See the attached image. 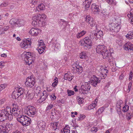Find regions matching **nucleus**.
<instances>
[{
	"label": "nucleus",
	"instance_id": "nucleus-1",
	"mask_svg": "<svg viewBox=\"0 0 133 133\" xmlns=\"http://www.w3.org/2000/svg\"><path fill=\"white\" fill-rule=\"evenodd\" d=\"M13 118L11 109L9 107H7L5 109L0 111V121L2 122L7 119L10 121Z\"/></svg>",
	"mask_w": 133,
	"mask_h": 133
},
{
	"label": "nucleus",
	"instance_id": "nucleus-2",
	"mask_svg": "<svg viewBox=\"0 0 133 133\" xmlns=\"http://www.w3.org/2000/svg\"><path fill=\"white\" fill-rule=\"evenodd\" d=\"M80 45L83 46L84 49H89L92 46V40L91 36L87 37L80 41Z\"/></svg>",
	"mask_w": 133,
	"mask_h": 133
},
{
	"label": "nucleus",
	"instance_id": "nucleus-3",
	"mask_svg": "<svg viewBox=\"0 0 133 133\" xmlns=\"http://www.w3.org/2000/svg\"><path fill=\"white\" fill-rule=\"evenodd\" d=\"M22 112L23 114H26L30 117H34L36 114V109L34 107L29 105L25 107L23 110Z\"/></svg>",
	"mask_w": 133,
	"mask_h": 133
},
{
	"label": "nucleus",
	"instance_id": "nucleus-4",
	"mask_svg": "<svg viewBox=\"0 0 133 133\" xmlns=\"http://www.w3.org/2000/svg\"><path fill=\"white\" fill-rule=\"evenodd\" d=\"M17 119L23 126L29 125L31 122V119L25 115H22L20 117L17 118Z\"/></svg>",
	"mask_w": 133,
	"mask_h": 133
},
{
	"label": "nucleus",
	"instance_id": "nucleus-5",
	"mask_svg": "<svg viewBox=\"0 0 133 133\" xmlns=\"http://www.w3.org/2000/svg\"><path fill=\"white\" fill-rule=\"evenodd\" d=\"M24 90L21 88L17 87L15 88L13 92L12 97L15 99H17L19 97L23 94Z\"/></svg>",
	"mask_w": 133,
	"mask_h": 133
},
{
	"label": "nucleus",
	"instance_id": "nucleus-6",
	"mask_svg": "<svg viewBox=\"0 0 133 133\" xmlns=\"http://www.w3.org/2000/svg\"><path fill=\"white\" fill-rule=\"evenodd\" d=\"M41 15L37 16H34L32 17L33 21L32 22V24L34 26H41L42 25L41 17Z\"/></svg>",
	"mask_w": 133,
	"mask_h": 133
},
{
	"label": "nucleus",
	"instance_id": "nucleus-7",
	"mask_svg": "<svg viewBox=\"0 0 133 133\" xmlns=\"http://www.w3.org/2000/svg\"><path fill=\"white\" fill-rule=\"evenodd\" d=\"M26 80L25 84L27 86L32 87L34 86L35 83V79L33 75L29 76L26 78Z\"/></svg>",
	"mask_w": 133,
	"mask_h": 133
},
{
	"label": "nucleus",
	"instance_id": "nucleus-8",
	"mask_svg": "<svg viewBox=\"0 0 133 133\" xmlns=\"http://www.w3.org/2000/svg\"><path fill=\"white\" fill-rule=\"evenodd\" d=\"M12 125V124L9 123H7L4 125H0V133H8Z\"/></svg>",
	"mask_w": 133,
	"mask_h": 133
},
{
	"label": "nucleus",
	"instance_id": "nucleus-9",
	"mask_svg": "<svg viewBox=\"0 0 133 133\" xmlns=\"http://www.w3.org/2000/svg\"><path fill=\"white\" fill-rule=\"evenodd\" d=\"M31 43L30 39H25L20 43V46L22 48L25 49L30 47Z\"/></svg>",
	"mask_w": 133,
	"mask_h": 133
},
{
	"label": "nucleus",
	"instance_id": "nucleus-10",
	"mask_svg": "<svg viewBox=\"0 0 133 133\" xmlns=\"http://www.w3.org/2000/svg\"><path fill=\"white\" fill-rule=\"evenodd\" d=\"M99 79V78H98L95 76L93 75L91 77L90 81L88 82H89V84H91L93 87H96L98 83L100 82L101 80Z\"/></svg>",
	"mask_w": 133,
	"mask_h": 133
},
{
	"label": "nucleus",
	"instance_id": "nucleus-11",
	"mask_svg": "<svg viewBox=\"0 0 133 133\" xmlns=\"http://www.w3.org/2000/svg\"><path fill=\"white\" fill-rule=\"evenodd\" d=\"M109 26L110 30L112 32H118L120 29L119 24L117 23H112L109 25Z\"/></svg>",
	"mask_w": 133,
	"mask_h": 133
},
{
	"label": "nucleus",
	"instance_id": "nucleus-12",
	"mask_svg": "<svg viewBox=\"0 0 133 133\" xmlns=\"http://www.w3.org/2000/svg\"><path fill=\"white\" fill-rule=\"evenodd\" d=\"M102 52L101 54L102 55L103 58L108 59V60L109 62H111L112 59H111V57L110 56V51L108 50L107 48Z\"/></svg>",
	"mask_w": 133,
	"mask_h": 133
},
{
	"label": "nucleus",
	"instance_id": "nucleus-13",
	"mask_svg": "<svg viewBox=\"0 0 133 133\" xmlns=\"http://www.w3.org/2000/svg\"><path fill=\"white\" fill-rule=\"evenodd\" d=\"M91 87L89 85L88 83L87 85H83L81 86L79 89V91L80 93L81 94H83L84 95L86 94V93L85 91H89Z\"/></svg>",
	"mask_w": 133,
	"mask_h": 133
},
{
	"label": "nucleus",
	"instance_id": "nucleus-14",
	"mask_svg": "<svg viewBox=\"0 0 133 133\" xmlns=\"http://www.w3.org/2000/svg\"><path fill=\"white\" fill-rule=\"evenodd\" d=\"M22 111H21V109L17 108H14L11 110V112L13 115L16 117H18L21 116V114H23Z\"/></svg>",
	"mask_w": 133,
	"mask_h": 133
},
{
	"label": "nucleus",
	"instance_id": "nucleus-15",
	"mask_svg": "<svg viewBox=\"0 0 133 133\" xmlns=\"http://www.w3.org/2000/svg\"><path fill=\"white\" fill-rule=\"evenodd\" d=\"M124 49L129 51H133V45L130 42H128L125 44L123 46Z\"/></svg>",
	"mask_w": 133,
	"mask_h": 133
},
{
	"label": "nucleus",
	"instance_id": "nucleus-16",
	"mask_svg": "<svg viewBox=\"0 0 133 133\" xmlns=\"http://www.w3.org/2000/svg\"><path fill=\"white\" fill-rule=\"evenodd\" d=\"M41 32L40 30L36 28L31 29L29 32L31 35L33 36H37L38 34Z\"/></svg>",
	"mask_w": 133,
	"mask_h": 133
},
{
	"label": "nucleus",
	"instance_id": "nucleus-17",
	"mask_svg": "<svg viewBox=\"0 0 133 133\" xmlns=\"http://www.w3.org/2000/svg\"><path fill=\"white\" fill-rule=\"evenodd\" d=\"M22 59H23L24 61L32 57L31 55V53L29 52H24L21 55Z\"/></svg>",
	"mask_w": 133,
	"mask_h": 133
},
{
	"label": "nucleus",
	"instance_id": "nucleus-18",
	"mask_svg": "<svg viewBox=\"0 0 133 133\" xmlns=\"http://www.w3.org/2000/svg\"><path fill=\"white\" fill-rule=\"evenodd\" d=\"M106 48L104 45H98L96 48V51L97 53L101 54Z\"/></svg>",
	"mask_w": 133,
	"mask_h": 133
},
{
	"label": "nucleus",
	"instance_id": "nucleus-19",
	"mask_svg": "<svg viewBox=\"0 0 133 133\" xmlns=\"http://www.w3.org/2000/svg\"><path fill=\"white\" fill-rule=\"evenodd\" d=\"M74 76L70 72L65 74L64 76V79H65L70 81L74 78Z\"/></svg>",
	"mask_w": 133,
	"mask_h": 133
},
{
	"label": "nucleus",
	"instance_id": "nucleus-20",
	"mask_svg": "<svg viewBox=\"0 0 133 133\" xmlns=\"http://www.w3.org/2000/svg\"><path fill=\"white\" fill-rule=\"evenodd\" d=\"M108 72V70L105 69L103 68L102 69V72L100 75V77L102 79H105L107 76V73Z\"/></svg>",
	"mask_w": 133,
	"mask_h": 133
},
{
	"label": "nucleus",
	"instance_id": "nucleus-21",
	"mask_svg": "<svg viewBox=\"0 0 133 133\" xmlns=\"http://www.w3.org/2000/svg\"><path fill=\"white\" fill-rule=\"evenodd\" d=\"M38 44L37 45V47L36 49L38 52L40 54H42V39L38 40Z\"/></svg>",
	"mask_w": 133,
	"mask_h": 133
},
{
	"label": "nucleus",
	"instance_id": "nucleus-22",
	"mask_svg": "<svg viewBox=\"0 0 133 133\" xmlns=\"http://www.w3.org/2000/svg\"><path fill=\"white\" fill-rule=\"evenodd\" d=\"M38 44L37 45V47L36 49L38 52L40 54H42V39L38 40Z\"/></svg>",
	"mask_w": 133,
	"mask_h": 133
},
{
	"label": "nucleus",
	"instance_id": "nucleus-23",
	"mask_svg": "<svg viewBox=\"0 0 133 133\" xmlns=\"http://www.w3.org/2000/svg\"><path fill=\"white\" fill-rule=\"evenodd\" d=\"M18 20L15 18H13L11 19L10 21V23L15 26L17 27V23H18Z\"/></svg>",
	"mask_w": 133,
	"mask_h": 133
},
{
	"label": "nucleus",
	"instance_id": "nucleus-24",
	"mask_svg": "<svg viewBox=\"0 0 133 133\" xmlns=\"http://www.w3.org/2000/svg\"><path fill=\"white\" fill-rule=\"evenodd\" d=\"M103 35V33L101 31H99L97 33H95L94 34V37L95 39L96 38V40H97L98 38H99L101 37Z\"/></svg>",
	"mask_w": 133,
	"mask_h": 133
},
{
	"label": "nucleus",
	"instance_id": "nucleus-25",
	"mask_svg": "<svg viewBox=\"0 0 133 133\" xmlns=\"http://www.w3.org/2000/svg\"><path fill=\"white\" fill-rule=\"evenodd\" d=\"M46 16L44 14H42V20L43 19L44 21H42V27H44L46 24Z\"/></svg>",
	"mask_w": 133,
	"mask_h": 133
},
{
	"label": "nucleus",
	"instance_id": "nucleus-26",
	"mask_svg": "<svg viewBox=\"0 0 133 133\" xmlns=\"http://www.w3.org/2000/svg\"><path fill=\"white\" fill-rule=\"evenodd\" d=\"M25 61L26 64L30 65L34 62V59L31 57L30 58H29Z\"/></svg>",
	"mask_w": 133,
	"mask_h": 133
},
{
	"label": "nucleus",
	"instance_id": "nucleus-27",
	"mask_svg": "<svg viewBox=\"0 0 133 133\" xmlns=\"http://www.w3.org/2000/svg\"><path fill=\"white\" fill-rule=\"evenodd\" d=\"M86 33V31L84 30H83L80 32L78 33L77 34L76 36L77 38H79L83 36Z\"/></svg>",
	"mask_w": 133,
	"mask_h": 133
},
{
	"label": "nucleus",
	"instance_id": "nucleus-28",
	"mask_svg": "<svg viewBox=\"0 0 133 133\" xmlns=\"http://www.w3.org/2000/svg\"><path fill=\"white\" fill-rule=\"evenodd\" d=\"M58 122H54L51 124V126L53 127L52 129L54 130H56V129H58L59 128L58 126Z\"/></svg>",
	"mask_w": 133,
	"mask_h": 133
},
{
	"label": "nucleus",
	"instance_id": "nucleus-29",
	"mask_svg": "<svg viewBox=\"0 0 133 133\" xmlns=\"http://www.w3.org/2000/svg\"><path fill=\"white\" fill-rule=\"evenodd\" d=\"M97 101L98 100L97 99H95V101L93 102L92 104L89 107H90V109H93L96 106Z\"/></svg>",
	"mask_w": 133,
	"mask_h": 133
},
{
	"label": "nucleus",
	"instance_id": "nucleus-30",
	"mask_svg": "<svg viewBox=\"0 0 133 133\" xmlns=\"http://www.w3.org/2000/svg\"><path fill=\"white\" fill-rule=\"evenodd\" d=\"M91 1V0H85V8L86 10H87V8H88L90 7Z\"/></svg>",
	"mask_w": 133,
	"mask_h": 133
},
{
	"label": "nucleus",
	"instance_id": "nucleus-31",
	"mask_svg": "<svg viewBox=\"0 0 133 133\" xmlns=\"http://www.w3.org/2000/svg\"><path fill=\"white\" fill-rule=\"evenodd\" d=\"M104 109V107H102L99 108L98 109V111L96 112V115L98 116L101 114L103 111Z\"/></svg>",
	"mask_w": 133,
	"mask_h": 133
},
{
	"label": "nucleus",
	"instance_id": "nucleus-32",
	"mask_svg": "<svg viewBox=\"0 0 133 133\" xmlns=\"http://www.w3.org/2000/svg\"><path fill=\"white\" fill-rule=\"evenodd\" d=\"M77 101L80 104H81L84 102V99L83 98H81L79 96H77L76 98Z\"/></svg>",
	"mask_w": 133,
	"mask_h": 133
},
{
	"label": "nucleus",
	"instance_id": "nucleus-33",
	"mask_svg": "<svg viewBox=\"0 0 133 133\" xmlns=\"http://www.w3.org/2000/svg\"><path fill=\"white\" fill-rule=\"evenodd\" d=\"M128 39H131L133 38V31L130 32L126 35Z\"/></svg>",
	"mask_w": 133,
	"mask_h": 133
},
{
	"label": "nucleus",
	"instance_id": "nucleus-34",
	"mask_svg": "<svg viewBox=\"0 0 133 133\" xmlns=\"http://www.w3.org/2000/svg\"><path fill=\"white\" fill-rule=\"evenodd\" d=\"M93 18H92L90 16H87L86 17L85 21L88 24L90 23V22L92 21H93Z\"/></svg>",
	"mask_w": 133,
	"mask_h": 133
},
{
	"label": "nucleus",
	"instance_id": "nucleus-35",
	"mask_svg": "<svg viewBox=\"0 0 133 133\" xmlns=\"http://www.w3.org/2000/svg\"><path fill=\"white\" fill-rule=\"evenodd\" d=\"M18 23H17V27L23 26L24 24V22L23 20H18Z\"/></svg>",
	"mask_w": 133,
	"mask_h": 133
},
{
	"label": "nucleus",
	"instance_id": "nucleus-36",
	"mask_svg": "<svg viewBox=\"0 0 133 133\" xmlns=\"http://www.w3.org/2000/svg\"><path fill=\"white\" fill-rule=\"evenodd\" d=\"M79 57L82 59L85 58L87 57V55L85 52H83L80 54Z\"/></svg>",
	"mask_w": 133,
	"mask_h": 133
},
{
	"label": "nucleus",
	"instance_id": "nucleus-37",
	"mask_svg": "<svg viewBox=\"0 0 133 133\" xmlns=\"http://www.w3.org/2000/svg\"><path fill=\"white\" fill-rule=\"evenodd\" d=\"M129 106L128 105H125L123 108V111L124 112H127L129 110Z\"/></svg>",
	"mask_w": 133,
	"mask_h": 133
},
{
	"label": "nucleus",
	"instance_id": "nucleus-38",
	"mask_svg": "<svg viewBox=\"0 0 133 133\" xmlns=\"http://www.w3.org/2000/svg\"><path fill=\"white\" fill-rule=\"evenodd\" d=\"M43 93H42L43 95L42 96V97H43V98H42V102L44 101L48 97V95L46 94V91H43Z\"/></svg>",
	"mask_w": 133,
	"mask_h": 133
},
{
	"label": "nucleus",
	"instance_id": "nucleus-39",
	"mask_svg": "<svg viewBox=\"0 0 133 133\" xmlns=\"http://www.w3.org/2000/svg\"><path fill=\"white\" fill-rule=\"evenodd\" d=\"M128 16L129 18H131V23L133 25V11L130 12V14H128Z\"/></svg>",
	"mask_w": 133,
	"mask_h": 133
},
{
	"label": "nucleus",
	"instance_id": "nucleus-40",
	"mask_svg": "<svg viewBox=\"0 0 133 133\" xmlns=\"http://www.w3.org/2000/svg\"><path fill=\"white\" fill-rule=\"evenodd\" d=\"M54 81V82L52 84V86L55 87L57 85V84L58 82V79L56 77H55Z\"/></svg>",
	"mask_w": 133,
	"mask_h": 133
},
{
	"label": "nucleus",
	"instance_id": "nucleus-41",
	"mask_svg": "<svg viewBox=\"0 0 133 133\" xmlns=\"http://www.w3.org/2000/svg\"><path fill=\"white\" fill-rule=\"evenodd\" d=\"M101 15L104 17H106L108 16V12H106L104 10H103L101 12Z\"/></svg>",
	"mask_w": 133,
	"mask_h": 133
},
{
	"label": "nucleus",
	"instance_id": "nucleus-42",
	"mask_svg": "<svg viewBox=\"0 0 133 133\" xmlns=\"http://www.w3.org/2000/svg\"><path fill=\"white\" fill-rule=\"evenodd\" d=\"M107 2L110 4H114L116 5V2L113 0H106Z\"/></svg>",
	"mask_w": 133,
	"mask_h": 133
},
{
	"label": "nucleus",
	"instance_id": "nucleus-43",
	"mask_svg": "<svg viewBox=\"0 0 133 133\" xmlns=\"http://www.w3.org/2000/svg\"><path fill=\"white\" fill-rule=\"evenodd\" d=\"M61 133H70V130L66 128H64L61 130Z\"/></svg>",
	"mask_w": 133,
	"mask_h": 133
},
{
	"label": "nucleus",
	"instance_id": "nucleus-44",
	"mask_svg": "<svg viewBox=\"0 0 133 133\" xmlns=\"http://www.w3.org/2000/svg\"><path fill=\"white\" fill-rule=\"evenodd\" d=\"M123 101L121 100H119L117 102L116 105V107L121 108V104L122 103Z\"/></svg>",
	"mask_w": 133,
	"mask_h": 133
},
{
	"label": "nucleus",
	"instance_id": "nucleus-45",
	"mask_svg": "<svg viewBox=\"0 0 133 133\" xmlns=\"http://www.w3.org/2000/svg\"><path fill=\"white\" fill-rule=\"evenodd\" d=\"M82 69V67L79 65V66H77V68L75 70L77 72H81L83 71Z\"/></svg>",
	"mask_w": 133,
	"mask_h": 133
},
{
	"label": "nucleus",
	"instance_id": "nucleus-46",
	"mask_svg": "<svg viewBox=\"0 0 133 133\" xmlns=\"http://www.w3.org/2000/svg\"><path fill=\"white\" fill-rule=\"evenodd\" d=\"M92 12L94 14H99V12H100V10L99 9H92Z\"/></svg>",
	"mask_w": 133,
	"mask_h": 133
},
{
	"label": "nucleus",
	"instance_id": "nucleus-47",
	"mask_svg": "<svg viewBox=\"0 0 133 133\" xmlns=\"http://www.w3.org/2000/svg\"><path fill=\"white\" fill-rule=\"evenodd\" d=\"M46 49V46L45 44L43 42V41L42 42V54L43 53H44L46 51V50L44 51V50H45Z\"/></svg>",
	"mask_w": 133,
	"mask_h": 133
},
{
	"label": "nucleus",
	"instance_id": "nucleus-48",
	"mask_svg": "<svg viewBox=\"0 0 133 133\" xmlns=\"http://www.w3.org/2000/svg\"><path fill=\"white\" fill-rule=\"evenodd\" d=\"M7 86V84L4 83L0 85V88L2 90L4 89Z\"/></svg>",
	"mask_w": 133,
	"mask_h": 133
},
{
	"label": "nucleus",
	"instance_id": "nucleus-49",
	"mask_svg": "<svg viewBox=\"0 0 133 133\" xmlns=\"http://www.w3.org/2000/svg\"><path fill=\"white\" fill-rule=\"evenodd\" d=\"M91 9H99V6L98 5H96L95 4H92L91 5Z\"/></svg>",
	"mask_w": 133,
	"mask_h": 133
},
{
	"label": "nucleus",
	"instance_id": "nucleus-50",
	"mask_svg": "<svg viewBox=\"0 0 133 133\" xmlns=\"http://www.w3.org/2000/svg\"><path fill=\"white\" fill-rule=\"evenodd\" d=\"M6 62L4 61H1L0 62V68H2L5 66V64Z\"/></svg>",
	"mask_w": 133,
	"mask_h": 133
},
{
	"label": "nucleus",
	"instance_id": "nucleus-51",
	"mask_svg": "<svg viewBox=\"0 0 133 133\" xmlns=\"http://www.w3.org/2000/svg\"><path fill=\"white\" fill-rule=\"evenodd\" d=\"M85 117V116L84 115H80L78 117L77 121H80L82 120Z\"/></svg>",
	"mask_w": 133,
	"mask_h": 133
},
{
	"label": "nucleus",
	"instance_id": "nucleus-52",
	"mask_svg": "<svg viewBox=\"0 0 133 133\" xmlns=\"http://www.w3.org/2000/svg\"><path fill=\"white\" fill-rule=\"evenodd\" d=\"M41 89L40 87H37L35 92L37 94H38L41 92Z\"/></svg>",
	"mask_w": 133,
	"mask_h": 133
},
{
	"label": "nucleus",
	"instance_id": "nucleus-53",
	"mask_svg": "<svg viewBox=\"0 0 133 133\" xmlns=\"http://www.w3.org/2000/svg\"><path fill=\"white\" fill-rule=\"evenodd\" d=\"M67 92L68 96H71L72 95H73L74 93V91L68 90H67Z\"/></svg>",
	"mask_w": 133,
	"mask_h": 133
},
{
	"label": "nucleus",
	"instance_id": "nucleus-54",
	"mask_svg": "<svg viewBox=\"0 0 133 133\" xmlns=\"http://www.w3.org/2000/svg\"><path fill=\"white\" fill-rule=\"evenodd\" d=\"M37 9L38 11H41L42 10L41 4H40L37 8Z\"/></svg>",
	"mask_w": 133,
	"mask_h": 133
},
{
	"label": "nucleus",
	"instance_id": "nucleus-55",
	"mask_svg": "<svg viewBox=\"0 0 133 133\" xmlns=\"http://www.w3.org/2000/svg\"><path fill=\"white\" fill-rule=\"evenodd\" d=\"M27 97L29 99H31L33 98V95L32 94H30L29 95L27 96Z\"/></svg>",
	"mask_w": 133,
	"mask_h": 133
},
{
	"label": "nucleus",
	"instance_id": "nucleus-56",
	"mask_svg": "<svg viewBox=\"0 0 133 133\" xmlns=\"http://www.w3.org/2000/svg\"><path fill=\"white\" fill-rule=\"evenodd\" d=\"M9 28V27L8 26H6L4 27L3 28V34H4V31H5L8 30Z\"/></svg>",
	"mask_w": 133,
	"mask_h": 133
},
{
	"label": "nucleus",
	"instance_id": "nucleus-57",
	"mask_svg": "<svg viewBox=\"0 0 133 133\" xmlns=\"http://www.w3.org/2000/svg\"><path fill=\"white\" fill-rule=\"evenodd\" d=\"M55 48L58 49H60V45L58 43H56L55 45Z\"/></svg>",
	"mask_w": 133,
	"mask_h": 133
},
{
	"label": "nucleus",
	"instance_id": "nucleus-58",
	"mask_svg": "<svg viewBox=\"0 0 133 133\" xmlns=\"http://www.w3.org/2000/svg\"><path fill=\"white\" fill-rule=\"evenodd\" d=\"M95 22H94L93 20V21H92L91 22H91H90V23L88 24H90V26H93L95 25Z\"/></svg>",
	"mask_w": 133,
	"mask_h": 133
},
{
	"label": "nucleus",
	"instance_id": "nucleus-59",
	"mask_svg": "<svg viewBox=\"0 0 133 133\" xmlns=\"http://www.w3.org/2000/svg\"><path fill=\"white\" fill-rule=\"evenodd\" d=\"M121 108H117L116 107V110H117V113L119 114H121Z\"/></svg>",
	"mask_w": 133,
	"mask_h": 133
},
{
	"label": "nucleus",
	"instance_id": "nucleus-60",
	"mask_svg": "<svg viewBox=\"0 0 133 133\" xmlns=\"http://www.w3.org/2000/svg\"><path fill=\"white\" fill-rule=\"evenodd\" d=\"M50 98L53 101H54L56 97L54 95L52 94V95L50 96Z\"/></svg>",
	"mask_w": 133,
	"mask_h": 133
},
{
	"label": "nucleus",
	"instance_id": "nucleus-61",
	"mask_svg": "<svg viewBox=\"0 0 133 133\" xmlns=\"http://www.w3.org/2000/svg\"><path fill=\"white\" fill-rule=\"evenodd\" d=\"M53 106V105L52 104H50L48 106V107H46V110H50L52 107Z\"/></svg>",
	"mask_w": 133,
	"mask_h": 133
},
{
	"label": "nucleus",
	"instance_id": "nucleus-62",
	"mask_svg": "<svg viewBox=\"0 0 133 133\" xmlns=\"http://www.w3.org/2000/svg\"><path fill=\"white\" fill-rule=\"evenodd\" d=\"M3 27L2 25H0V33L1 34H3Z\"/></svg>",
	"mask_w": 133,
	"mask_h": 133
},
{
	"label": "nucleus",
	"instance_id": "nucleus-63",
	"mask_svg": "<svg viewBox=\"0 0 133 133\" xmlns=\"http://www.w3.org/2000/svg\"><path fill=\"white\" fill-rule=\"evenodd\" d=\"M37 0H31V3L33 4H35L37 2Z\"/></svg>",
	"mask_w": 133,
	"mask_h": 133
},
{
	"label": "nucleus",
	"instance_id": "nucleus-64",
	"mask_svg": "<svg viewBox=\"0 0 133 133\" xmlns=\"http://www.w3.org/2000/svg\"><path fill=\"white\" fill-rule=\"evenodd\" d=\"M5 101L4 99H2L0 100V105L3 104Z\"/></svg>",
	"mask_w": 133,
	"mask_h": 133
}]
</instances>
